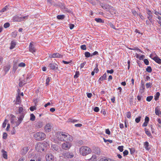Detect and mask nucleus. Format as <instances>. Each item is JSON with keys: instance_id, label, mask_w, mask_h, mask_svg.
Segmentation results:
<instances>
[{"instance_id": "nucleus-1", "label": "nucleus", "mask_w": 161, "mask_h": 161, "mask_svg": "<svg viewBox=\"0 0 161 161\" xmlns=\"http://www.w3.org/2000/svg\"><path fill=\"white\" fill-rule=\"evenodd\" d=\"M80 154L83 156H86L91 153L92 152V149L89 147L85 146L81 147L79 150Z\"/></svg>"}, {"instance_id": "nucleus-2", "label": "nucleus", "mask_w": 161, "mask_h": 161, "mask_svg": "<svg viewBox=\"0 0 161 161\" xmlns=\"http://www.w3.org/2000/svg\"><path fill=\"white\" fill-rule=\"evenodd\" d=\"M10 122L12 126L14 128L17 127L21 123L18 120L16 119L14 115L13 114L10 115Z\"/></svg>"}, {"instance_id": "nucleus-3", "label": "nucleus", "mask_w": 161, "mask_h": 161, "mask_svg": "<svg viewBox=\"0 0 161 161\" xmlns=\"http://www.w3.org/2000/svg\"><path fill=\"white\" fill-rule=\"evenodd\" d=\"M46 145V143L38 142L36 145V149L37 151L41 152L44 151Z\"/></svg>"}, {"instance_id": "nucleus-4", "label": "nucleus", "mask_w": 161, "mask_h": 161, "mask_svg": "<svg viewBox=\"0 0 161 161\" xmlns=\"http://www.w3.org/2000/svg\"><path fill=\"white\" fill-rule=\"evenodd\" d=\"M46 135L42 132H37L34 135L35 139L38 141L42 140L46 137Z\"/></svg>"}, {"instance_id": "nucleus-5", "label": "nucleus", "mask_w": 161, "mask_h": 161, "mask_svg": "<svg viewBox=\"0 0 161 161\" xmlns=\"http://www.w3.org/2000/svg\"><path fill=\"white\" fill-rule=\"evenodd\" d=\"M71 146V144L70 142H65L62 144V147L63 149L67 150L69 149Z\"/></svg>"}, {"instance_id": "nucleus-6", "label": "nucleus", "mask_w": 161, "mask_h": 161, "mask_svg": "<svg viewBox=\"0 0 161 161\" xmlns=\"http://www.w3.org/2000/svg\"><path fill=\"white\" fill-rule=\"evenodd\" d=\"M66 133L64 132H62L60 133L58 135L57 137L58 140L61 141H64V138H65V136H66Z\"/></svg>"}, {"instance_id": "nucleus-7", "label": "nucleus", "mask_w": 161, "mask_h": 161, "mask_svg": "<svg viewBox=\"0 0 161 161\" xmlns=\"http://www.w3.org/2000/svg\"><path fill=\"white\" fill-rule=\"evenodd\" d=\"M46 159L47 161H53L54 158L51 153L47 154L46 156Z\"/></svg>"}, {"instance_id": "nucleus-8", "label": "nucleus", "mask_w": 161, "mask_h": 161, "mask_svg": "<svg viewBox=\"0 0 161 161\" xmlns=\"http://www.w3.org/2000/svg\"><path fill=\"white\" fill-rule=\"evenodd\" d=\"M43 125V122L40 121L37 122L34 124L36 129H39L42 128Z\"/></svg>"}, {"instance_id": "nucleus-9", "label": "nucleus", "mask_w": 161, "mask_h": 161, "mask_svg": "<svg viewBox=\"0 0 161 161\" xmlns=\"http://www.w3.org/2000/svg\"><path fill=\"white\" fill-rule=\"evenodd\" d=\"M65 136V137L64 140V141H65V142H70L73 140L72 137L68 133H66V136Z\"/></svg>"}, {"instance_id": "nucleus-10", "label": "nucleus", "mask_w": 161, "mask_h": 161, "mask_svg": "<svg viewBox=\"0 0 161 161\" xmlns=\"http://www.w3.org/2000/svg\"><path fill=\"white\" fill-rule=\"evenodd\" d=\"M63 155L65 158H72L74 156V154L73 153L69 152L64 153Z\"/></svg>"}, {"instance_id": "nucleus-11", "label": "nucleus", "mask_w": 161, "mask_h": 161, "mask_svg": "<svg viewBox=\"0 0 161 161\" xmlns=\"http://www.w3.org/2000/svg\"><path fill=\"white\" fill-rule=\"evenodd\" d=\"M152 54L150 55V57L154 61H155L157 63L161 64V59L158 57L155 56L153 58L152 57Z\"/></svg>"}, {"instance_id": "nucleus-12", "label": "nucleus", "mask_w": 161, "mask_h": 161, "mask_svg": "<svg viewBox=\"0 0 161 161\" xmlns=\"http://www.w3.org/2000/svg\"><path fill=\"white\" fill-rule=\"evenodd\" d=\"M49 67L52 70L58 69V65L55 63H52L49 64Z\"/></svg>"}, {"instance_id": "nucleus-13", "label": "nucleus", "mask_w": 161, "mask_h": 161, "mask_svg": "<svg viewBox=\"0 0 161 161\" xmlns=\"http://www.w3.org/2000/svg\"><path fill=\"white\" fill-rule=\"evenodd\" d=\"M52 126L50 123H48L45 125L44 130L46 132H48L51 131Z\"/></svg>"}, {"instance_id": "nucleus-14", "label": "nucleus", "mask_w": 161, "mask_h": 161, "mask_svg": "<svg viewBox=\"0 0 161 161\" xmlns=\"http://www.w3.org/2000/svg\"><path fill=\"white\" fill-rule=\"evenodd\" d=\"M50 58H62L63 57L62 55L58 53H54L53 54L50 55L49 56Z\"/></svg>"}, {"instance_id": "nucleus-15", "label": "nucleus", "mask_w": 161, "mask_h": 161, "mask_svg": "<svg viewBox=\"0 0 161 161\" xmlns=\"http://www.w3.org/2000/svg\"><path fill=\"white\" fill-rule=\"evenodd\" d=\"M29 51L30 52L33 53L36 52V49L33 46L32 42H31L29 47Z\"/></svg>"}, {"instance_id": "nucleus-16", "label": "nucleus", "mask_w": 161, "mask_h": 161, "mask_svg": "<svg viewBox=\"0 0 161 161\" xmlns=\"http://www.w3.org/2000/svg\"><path fill=\"white\" fill-rule=\"evenodd\" d=\"M29 150V148L27 147H23L21 151V155H25L27 153Z\"/></svg>"}, {"instance_id": "nucleus-17", "label": "nucleus", "mask_w": 161, "mask_h": 161, "mask_svg": "<svg viewBox=\"0 0 161 161\" xmlns=\"http://www.w3.org/2000/svg\"><path fill=\"white\" fill-rule=\"evenodd\" d=\"M109 9L108 11L112 15H114L116 13V10L114 9V8L111 6V8Z\"/></svg>"}, {"instance_id": "nucleus-18", "label": "nucleus", "mask_w": 161, "mask_h": 161, "mask_svg": "<svg viewBox=\"0 0 161 161\" xmlns=\"http://www.w3.org/2000/svg\"><path fill=\"white\" fill-rule=\"evenodd\" d=\"M102 7L103 9L108 11L109 9L110 8H111V6L107 4H105L102 5Z\"/></svg>"}, {"instance_id": "nucleus-19", "label": "nucleus", "mask_w": 161, "mask_h": 161, "mask_svg": "<svg viewBox=\"0 0 161 161\" xmlns=\"http://www.w3.org/2000/svg\"><path fill=\"white\" fill-rule=\"evenodd\" d=\"M2 152L3 153V157L5 159H7L8 155L7 152L3 149L2 150Z\"/></svg>"}, {"instance_id": "nucleus-20", "label": "nucleus", "mask_w": 161, "mask_h": 161, "mask_svg": "<svg viewBox=\"0 0 161 161\" xmlns=\"http://www.w3.org/2000/svg\"><path fill=\"white\" fill-rule=\"evenodd\" d=\"M141 88L140 89V92L142 93L144 92L145 89V86L143 80L141 81Z\"/></svg>"}, {"instance_id": "nucleus-21", "label": "nucleus", "mask_w": 161, "mask_h": 161, "mask_svg": "<svg viewBox=\"0 0 161 161\" xmlns=\"http://www.w3.org/2000/svg\"><path fill=\"white\" fill-rule=\"evenodd\" d=\"M94 153L97 154H100L101 152L100 149L98 147H95L94 150Z\"/></svg>"}, {"instance_id": "nucleus-22", "label": "nucleus", "mask_w": 161, "mask_h": 161, "mask_svg": "<svg viewBox=\"0 0 161 161\" xmlns=\"http://www.w3.org/2000/svg\"><path fill=\"white\" fill-rule=\"evenodd\" d=\"M52 150L53 151H57L58 150V146L56 145H52L51 146Z\"/></svg>"}, {"instance_id": "nucleus-23", "label": "nucleus", "mask_w": 161, "mask_h": 161, "mask_svg": "<svg viewBox=\"0 0 161 161\" xmlns=\"http://www.w3.org/2000/svg\"><path fill=\"white\" fill-rule=\"evenodd\" d=\"M155 113L157 115L159 116L160 114H161V112L160 111L158 107H157L155 109Z\"/></svg>"}, {"instance_id": "nucleus-24", "label": "nucleus", "mask_w": 161, "mask_h": 161, "mask_svg": "<svg viewBox=\"0 0 161 161\" xmlns=\"http://www.w3.org/2000/svg\"><path fill=\"white\" fill-rule=\"evenodd\" d=\"M25 115V114L22 113L21 114L19 117L18 118V120L20 121L21 123L22 120H23Z\"/></svg>"}, {"instance_id": "nucleus-25", "label": "nucleus", "mask_w": 161, "mask_h": 161, "mask_svg": "<svg viewBox=\"0 0 161 161\" xmlns=\"http://www.w3.org/2000/svg\"><path fill=\"white\" fill-rule=\"evenodd\" d=\"M11 67L9 65H7L4 67V71L6 73H7L10 69Z\"/></svg>"}, {"instance_id": "nucleus-26", "label": "nucleus", "mask_w": 161, "mask_h": 161, "mask_svg": "<svg viewBox=\"0 0 161 161\" xmlns=\"http://www.w3.org/2000/svg\"><path fill=\"white\" fill-rule=\"evenodd\" d=\"M97 157L96 155H93L92 157L88 159V161H96Z\"/></svg>"}, {"instance_id": "nucleus-27", "label": "nucleus", "mask_w": 161, "mask_h": 161, "mask_svg": "<svg viewBox=\"0 0 161 161\" xmlns=\"http://www.w3.org/2000/svg\"><path fill=\"white\" fill-rule=\"evenodd\" d=\"M99 161H112V160L109 158L104 157L100 158Z\"/></svg>"}, {"instance_id": "nucleus-28", "label": "nucleus", "mask_w": 161, "mask_h": 161, "mask_svg": "<svg viewBox=\"0 0 161 161\" xmlns=\"http://www.w3.org/2000/svg\"><path fill=\"white\" fill-rule=\"evenodd\" d=\"M21 102V98L20 96L18 95L16 98V103L17 104H19Z\"/></svg>"}, {"instance_id": "nucleus-29", "label": "nucleus", "mask_w": 161, "mask_h": 161, "mask_svg": "<svg viewBox=\"0 0 161 161\" xmlns=\"http://www.w3.org/2000/svg\"><path fill=\"white\" fill-rule=\"evenodd\" d=\"M16 45V42L14 41H12L11 43V46L10 47V49H12L14 48L15 46Z\"/></svg>"}, {"instance_id": "nucleus-30", "label": "nucleus", "mask_w": 161, "mask_h": 161, "mask_svg": "<svg viewBox=\"0 0 161 161\" xmlns=\"http://www.w3.org/2000/svg\"><path fill=\"white\" fill-rule=\"evenodd\" d=\"M144 145L146 150H149L150 149V148L148 147L149 143L147 142H146L144 143Z\"/></svg>"}, {"instance_id": "nucleus-31", "label": "nucleus", "mask_w": 161, "mask_h": 161, "mask_svg": "<svg viewBox=\"0 0 161 161\" xmlns=\"http://www.w3.org/2000/svg\"><path fill=\"white\" fill-rule=\"evenodd\" d=\"M14 20L15 21L20 22L21 20L20 19V17H19L17 16H15L13 18Z\"/></svg>"}, {"instance_id": "nucleus-32", "label": "nucleus", "mask_w": 161, "mask_h": 161, "mask_svg": "<svg viewBox=\"0 0 161 161\" xmlns=\"http://www.w3.org/2000/svg\"><path fill=\"white\" fill-rule=\"evenodd\" d=\"M145 133L148 136L150 137L152 136L151 133H150V132L148 130H147L146 128H145Z\"/></svg>"}, {"instance_id": "nucleus-33", "label": "nucleus", "mask_w": 161, "mask_h": 161, "mask_svg": "<svg viewBox=\"0 0 161 161\" xmlns=\"http://www.w3.org/2000/svg\"><path fill=\"white\" fill-rule=\"evenodd\" d=\"M8 9V6H5L2 10L0 11V12H4Z\"/></svg>"}, {"instance_id": "nucleus-34", "label": "nucleus", "mask_w": 161, "mask_h": 161, "mask_svg": "<svg viewBox=\"0 0 161 161\" xmlns=\"http://www.w3.org/2000/svg\"><path fill=\"white\" fill-rule=\"evenodd\" d=\"M107 77V74L106 73H105L103 74V75L101 77L99 78V80H105L106 78Z\"/></svg>"}, {"instance_id": "nucleus-35", "label": "nucleus", "mask_w": 161, "mask_h": 161, "mask_svg": "<svg viewBox=\"0 0 161 161\" xmlns=\"http://www.w3.org/2000/svg\"><path fill=\"white\" fill-rule=\"evenodd\" d=\"M17 69V64L16 63L14 64L13 68V71L14 73Z\"/></svg>"}, {"instance_id": "nucleus-36", "label": "nucleus", "mask_w": 161, "mask_h": 161, "mask_svg": "<svg viewBox=\"0 0 161 161\" xmlns=\"http://www.w3.org/2000/svg\"><path fill=\"white\" fill-rule=\"evenodd\" d=\"M35 116L33 114H30V120L32 121H34L35 120Z\"/></svg>"}, {"instance_id": "nucleus-37", "label": "nucleus", "mask_w": 161, "mask_h": 161, "mask_svg": "<svg viewBox=\"0 0 161 161\" xmlns=\"http://www.w3.org/2000/svg\"><path fill=\"white\" fill-rule=\"evenodd\" d=\"M95 20L97 22H98V23H103L104 22L103 20L101 18H96L95 19Z\"/></svg>"}, {"instance_id": "nucleus-38", "label": "nucleus", "mask_w": 161, "mask_h": 161, "mask_svg": "<svg viewBox=\"0 0 161 161\" xmlns=\"http://www.w3.org/2000/svg\"><path fill=\"white\" fill-rule=\"evenodd\" d=\"M28 15H26L23 17H20V19L21 20V21H23L25 19H27L28 17Z\"/></svg>"}, {"instance_id": "nucleus-39", "label": "nucleus", "mask_w": 161, "mask_h": 161, "mask_svg": "<svg viewBox=\"0 0 161 161\" xmlns=\"http://www.w3.org/2000/svg\"><path fill=\"white\" fill-rule=\"evenodd\" d=\"M23 108L22 107H19V114H22L24 112Z\"/></svg>"}, {"instance_id": "nucleus-40", "label": "nucleus", "mask_w": 161, "mask_h": 161, "mask_svg": "<svg viewBox=\"0 0 161 161\" xmlns=\"http://www.w3.org/2000/svg\"><path fill=\"white\" fill-rule=\"evenodd\" d=\"M131 115V113L130 112H128L126 113V117L129 119L130 118Z\"/></svg>"}, {"instance_id": "nucleus-41", "label": "nucleus", "mask_w": 161, "mask_h": 161, "mask_svg": "<svg viewBox=\"0 0 161 161\" xmlns=\"http://www.w3.org/2000/svg\"><path fill=\"white\" fill-rule=\"evenodd\" d=\"M64 15H58L57 16V18L59 19H62L64 18Z\"/></svg>"}, {"instance_id": "nucleus-42", "label": "nucleus", "mask_w": 161, "mask_h": 161, "mask_svg": "<svg viewBox=\"0 0 161 161\" xmlns=\"http://www.w3.org/2000/svg\"><path fill=\"white\" fill-rule=\"evenodd\" d=\"M147 71L149 73H151L152 71V69L150 66H147L146 69Z\"/></svg>"}, {"instance_id": "nucleus-43", "label": "nucleus", "mask_w": 161, "mask_h": 161, "mask_svg": "<svg viewBox=\"0 0 161 161\" xmlns=\"http://www.w3.org/2000/svg\"><path fill=\"white\" fill-rule=\"evenodd\" d=\"M160 93L159 92H157L156 93V95L154 99L155 100H157L160 96Z\"/></svg>"}, {"instance_id": "nucleus-44", "label": "nucleus", "mask_w": 161, "mask_h": 161, "mask_svg": "<svg viewBox=\"0 0 161 161\" xmlns=\"http://www.w3.org/2000/svg\"><path fill=\"white\" fill-rule=\"evenodd\" d=\"M153 98V96H149L147 97L146 100L148 102L150 101Z\"/></svg>"}, {"instance_id": "nucleus-45", "label": "nucleus", "mask_w": 161, "mask_h": 161, "mask_svg": "<svg viewBox=\"0 0 161 161\" xmlns=\"http://www.w3.org/2000/svg\"><path fill=\"white\" fill-rule=\"evenodd\" d=\"M85 57L87 58L89 57L90 56H91L90 53L88 52H85Z\"/></svg>"}, {"instance_id": "nucleus-46", "label": "nucleus", "mask_w": 161, "mask_h": 161, "mask_svg": "<svg viewBox=\"0 0 161 161\" xmlns=\"http://www.w3.org/2000/svg\"><path fill=\"white\" fill-rule=\"evenodd\" d=\"M141 118V116H139L138 117L136 118L135 119L136 122L137 123H138L140 121Z\"/></svg>"}, {"instance_id": "nucleus-47", "label": "nucleus", "mask_w": 161, "mask_h": 161, "mask_svg": "<svg viewBox=\"0 0 161 161\" xmlns=\"http://www.w3.org/2000/svg\"><path fill=\"white\" fill-rule=\"evenodd\" d=\"M123 146H119L118 147V149L121 152H123Z\"/></svg>"}, {"instance_id": "nucleus-48", "label": "nucleus", "mask_w": 161, "mask_h": 161, "mask_svg": "<svg viewBox=\"0 0 161 161\" xmlns=\"http://www.w3.org/2000/svg\"><path fill=\"white\" fill-rule=\"evenodd\" d=\"M50 80V78L48 77L46 80V84L47 85H48L49 84V82Z\"/></svg>"}, {"instance_id": "nucleus-49", "label": "nucleus", "mask_w": 161, "mask_h": 161, "mask_svg": "<svg viewBox=\"0 0 161 161\" xmlns=\"http://www.w3.org/2000/svg\"><path fill=\"white\" fill-rule=\"evenodd\" d=\"M10 26V24L9 23H6L4 25V27L6 28L9 27Z\"/></svg>"}, {"instance_id": "nucleus-50", "label": "nucleus", "mask_w": 161, "mask_h": 161, "mask_svg": "<svg viewBox=\"0 0 161 161\" xmlns=\"http://www.w3.org/2000/svg\"><path fill=\"white\" fill-rule=\"evenodd\" d=\"M81 48L83 50H86V47L85 45H83L80 46Z\"/></svg>"}, {"instance_id": "nucleus-51", "label": "nucleus", "mask_w": 161, "mask_h": 161, "mask_svg": "<svg viewBox=\"0 0 161 161\" xmlns=\"http://www.w3.org/2000/svg\"><path fill=\"white\" fill-rule=\"evenodd\" d=\"M7 134L6 133L4 132L3 134V138L5 139L7 138Z\"/></svg>"}, {"instance_id": "nucleus-52", "label": "nucleus", "mask_w": 161, "mask_h": 161, "mask_svg": "<svg viewBox=\"0 0 161 161\" xmlns=\"http://www.w3.org/2000/svg\"><path fill=\"white\" fill-rule=\"evenodd\" d=\"M152 85V84L150 82L146 83V88H148L149 87H151V85Z\"/></svg>"}, {"instance_id": "nucleus-53", "label": "nucleus", "mask_w": 161, "mask_h": 161, "mask_svg": "<svg viewBox=\"0 0 161 161\" xmlns=\"http://www.w3.org/2000/svg\"><path fill=\"white\" fill-rule=\"evenodd\" d=\"M128 151L127 150H125L123 152L124 156H125L126 155H127L128 154Z\"/></svg>"}, {"instance_id": "nucleus-54", "label": "nucleus", "mask_w": 161, "mask_h": 161, "mask_svg": "<svg viewBox=\"0 0 161 161\" xmlns=\"http://www.w3.org/2000/svg\"><path fill=\"white\" fill-rule=\"evenodd\" d=\"M79 71H76L75 73V74L74 75L75 78H77L78 77L79 75Z\"/></svg>"}, {"instance_id": "nucleus-55", "label": "nucleus", "mask_w": 161, "mask_h": 161, "mask_svg": "<svg viewBox=\"0 0 161 161\" xmlns=\"http://www.w3.org/2000/svg\"><path fill=\"white\" fill-rule=\"evenodd\" d=\"M147 13L148 15H149L150 16H151V18L153 17V15L151 14V11L150 10L148 9L147 10Z\"/></svg>"}, {"instance_id": "nucleus-56", "label": "nucleus", "mask_w": 161, "mask_h": 161, "mask_svg": "<svg viewBox=\"0 0 161 161\" xmlns=\"http://www.w3.org/2000/svg\"><path fill=\"white\" fill-rule=\"evenodd\" d=\"M144 62L146 65H148L149 64V61L147 59H145L144 60Z\"/></svg>"}, {"instance_id": "nucleus-57", "label": "nucleus", "mask_w": 161, "mask_h": 161, "mask_svg": "<svg viewBox=\"0 0 161 161\" xmlns=\"http://www.w3.org/2000/svg\"><path fill=\"white\" fill-rule=\"evenodd\" d=\"M25 64L24 63H23V62L20 63L19 64V67H24L25 66Z\"/></svg>"}, {"instance_id": "nucleus-58", "label": "nucleus", "mask_w": 161, "mask_h": 161, "mask_svg": "<svg viewBox=\"0 0 161 161\" xmlns=\"http://www.w3.org/2000/svg\"><path fill=\"white\" fill-rule=\"evenodd\" d=\"M25 84V83L23 82L22 81H20L19 83V85L20 87H22L23 86V85Z\"/></svg>"}, {"instance_id": "nucleus-59", "label": "nucleus", "mask_w": 161, "mask_h": 161, "mask_svg": "<svg viewBox=\"0 0 161 161\" xmlns=\"http://www.w3.org/2000/svg\"><path fill=\"white\" fill-rule=\"evenodd\" d=\"M15 131H16L15 129V128H14V127H13V128L12 131H11V134L12 135L14 134L15 133Z\"/></svg>"}, {"instance_id": "nucleus-60", "label": "nucleus", "mask_w": 161, "mask_h": 161, "mask_svg": "<svg viewBox=\"0 0 161 161\" xmlns=\"http://www.w3.org/2000/svg\"><path fill=\"white\" fill-rule=\"evenodd\" d=\"M132 13L134 16H137L138 15V14L137 13L136 11L134 10H133L132 11Z\"/></svg>"}, {"instance_id": "nucleus-61", "label": "nucleus", "mask_w": 161, "mask_h": 161, "mask_svg": "<svg viewBox=\"0 0 161 161\" xmlns=\"http://www.w3.org/2000/svg\"><path fill=\"white\" fill-rule=\"evenodd\" d=\"M99 109L98 107H95L94 109V110L96 112H98L99 111Z\"/></svg>"}, {"instance_id": "nucleus-62", "label": "nucleus", "mask_w": 161, "mask_h": 161, "mask_svg": "<svg viewBox=\"0 0 161 161\" xmlns=\"http://www.w3.org/2000/svg\"><path fill=\"white\" fill-rule=\"evenodd\" d=\"M86 64V62H84L83 63L81 64L80 65V69L82 68Z\"/></svg>"}, {"instance_id": "nucleus-63", "label": "nucleus", "mask_w": 161, "mask_h": 161, "mask_svg": "<svg viewBox=\"0 0 161 161\" xmlns=\"http://www.w3.org/2000/svg\"><path fill=\"white\" fill-rule=\"evenodd\" d=\"M30 110L31 111H33L34 110H35L36 109V108L35 106H31L30 108Z\"/></svg>"}, {"instance_id": "nucleus-64", "label": "nucleus", "mask_w": 161, "mask_h": 161, "mask_svg": "<svg viewBox=\"0 0 161 161\" xmlns=\"http://www.w3.org/2000/svg\"><path fill=\"white\" fill-rule=\"evenodd\" d=\"M25 160V158L24 157H22L19 158L18 161H24Z\"/></svg>"}]
</instances>
